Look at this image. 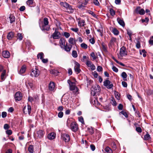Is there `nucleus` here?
I'll list each match as a JSON object with an SVG mask.
<instances>
[{
	"instance_id": "nucleus-1",
	"label": "nucleus",
	"mask_w": 153,
	"mask_h": 153,
	"mask_svg": "<svg viewBox=\"0 0 153 153\" xmlns=\"http://www.w3.org/2000/svg\"><path fill=\"white\" fill-rule=\"evenodd\" d=\"M100 90V88L98 85L93 86L91 88V95L94 96L97 95Z\"/></svg>"
},
{
	"instance_id": "nucleus-2",
	"label": "nucleus",
	"mask_w": 153,
	"mask_h": 153,
	"mask_svg": "<svg viewBox=\"0 0 153 153\" xmlns=\"http://www.w3.org/2000/svg\"><path fill=\"white\" fill-rule=\"evenodd\" d=\"M127 55V52L126 48L125 47L123 46L120 50V52L118 54V58L120 59H122L123 56H124Z\"/></svg>"
},
{
	"instance_id": "nucleus-3",
	"label": "nucleus",
	"mask_w": 153,
	"mask_h": 153,
	"mask_svg": "<svg viewBox=\"0 0 153 153\" xmlns=\"http://www.w3.org/2000/svg\"><path fill=\"white\" fill-rule=\"evenodd\" d=\"M68 82L69 84L70 87V89L71 90L73 91L74 93H77L79 90L78 88L75 85V83L72 82L69 79L68 80Z\"/></svg>"
},
{
	"instance_id": "nucleus-4",
	"label": "nucleus",
	"mask_w": 153,
	"mask_h": 153,
	"mask_svg": "<svg viewBox=\"0 0 153 153\" xmlns=\"http://www.w3.org/2000/svg\"><path fill=\"white\" fill-rule=\"evenodd\" d=\"M48 18H45L43 20V23L42 28V30H46L47 31L49 30V27L48 26Z\"/></svg>"
},
{
	"instance_id": "nucleus-5",
	"label": "nucleus",
	"mask_w": 153,
	"mask_h": 153,
	"mask_svg": "<svg viewBox=\"0 0 153 153\" xmlns=\"http://www.w3.org/2000/svg\"><path fill=\"white\" fill-rule=\"evenodd\" d=\"M61 5L66 8L67 10H69V11L71 13H73L74 11L73 9L72 8L71 6L69 4L66 2H61L60 3Z\"/></svg>"
},
{
	"instance_id": "nucleus-6",
	"label": "nucleus",
	"mask_w": 153,
	"mask_h": 153,
	"mask_svg": "<svg viewBox=\"0 0 153 153\" xmlns=\"http://www.w3.org/2000/svg\"><path fill=\"white\" fill-rule=\"evenodd\" d=\"M39 71L36 68L33 69L32 70L30 75L32 76H34L35 77H37L39 76Z\"/></svg>"
},
{
	"instance_id": "nucleus-7",
	"label": "nucleus",
	"mask_w": 153,
	"mask_h": 153,
	"mask_svg": "<svg viewBox=\"0 0 153 153\" xmlns=\"http://www.w3.org/2000/svg\"><path fill=\"white\" fill-rule=\"evenodd\" d=\"M62 139L65 142H68L70 140L69 135L67 134H63L61 135Z\"/></svg>"
},
{
	"instance_id": "nucleus-8",
	"label": "nucleus",
	"mask_w": 153,
	"mask_h": 153,
	"mask_svg": "<svg viewBox=\"0 0 153 153\" xmlns=\"http://www.w3.org/2000/svg\"><path fill=\"white\" fill-rule=\"evenodd\" d=\"M71 128L73 131H76L78 129V125L75 122H72L71 123Z\"/></svg>"
},
{
	"instance_id": "nucleus-9",
	"label": "nucleus",
	"mask_w": 153,
	"mask_h": 153,
	"mask_svg": "<svg viewBox=\"0 0 153 153\" xmlns=\"http://www.w3.org/2000/svg\"><path fill=\"white\" fill-rule=\"evenodd\" d=\"M45 134V132L41 130H40L37 131V133L36 134V136L38 138H41L43 137Z\"/></svg>"
},
{
	"instance_id": "nucleus-10",
	"label": "nucleus",
	"mask_w": 153,
	"mask_h": 153,
	"mask_svg": "<svg viewBox=\"0 0 153 153\" xmlns=\"http://www.w3.org/2000/svg\"><path fill=\"white\" fill-rule=\"evenodd\" d=\"M22 98V95L20 92H18L16 93L15 95V98L16 101H19L21 100Z\"/></svg>"
},
{
	"instance_id": "nucleus-11",
	"label": "nucleus",
	"mask_w": 153,
	"mask_h": 153,
	"mask_svg": "<svg viewBox=\"0 0 153 153\" xmlns=\"http://www.w3.org/2000/svg\"><path fill=\"white\" fill-rule=\"evenodd\" d=\"M60 33L56 29L55 32L52 34V36L53 39H58L60 37Z\"/></svg>"
},
{
	"instance_id": "nucleus-12",
	"label": "nucleus",
	"mask_w": 153,
	"mask_h": 153,
	"mask_svg": "<svg viewBox=\"0 0 153 153\" xmlns=\"http://www.w3.org/2000/svg\"><path fill=\"white\" fill-rule=\"evenodd\" d=\"M76 20L78 22V25L79 27H82L85 25V20L81 19H78Z\"/></svg>"
},
{
	"instance_id": "nucleus-13",
	"label": "nucleus",
	"mask_w": 153,
	"mask_h": 153,
	"mask_svg": "<svg viewBox=\"0 0 153 153\" xmlns=\"http://www.w3.org/2000/svg\"><path fill=\"white\" fill-rule=\"evenodd\" d=\"M55 87V83L53 82H51L48 86L49 89L50 91H53L54 90Z\"/></svg>"
},
{
	"instance_id": "nucleus-14",
	"label": "nucleus",
	"mask_w": 153,
	"mask_h": 153,
	"mask_svg": "<svg viewBox=\"0 0 153 153\" xmlns=\"http://www.w3.org/2000/svg\"><path fill=\"white\" fill-rule=\"evenodd\" d=\"M79 66V64L78 63L76 62V66L74 67V69L75 72H77V74L79 73L80 71Z\"/></svg>"
},
{
	"instance_id": "nucleus-15",
	"label": "nucleus",
	"mask_w": 153,
	"mask_h": 153,
	"mask_svg": "<svg viewBox=\"0 0 153 153\" xmlns=\"http://www.w3.org/2000/svg\"><path fill=\"white\" fill-rule=\"evenodd\" d=\"M3 56L5 58H8L10 56L9 52L7 51H4L2 52Z\"/></svg>"
},
{
	"instance_id": "nucleus-16",
	"label": "nucleus",
	"mask_w": 153,
	"mask_h": 153,
	"mask_svg": "<svg viewBox=\"0 0 153 153\" xmlns=\"http://www.w3.org/2000/svg\"><path fill=\"white\" fill-rule=\"evenodd\" d=\"M55 136L56 134L53 132H52L49 134L48 136V138L50 140H52L54 139Z\"/></svg>"
},
{
	"instance_id": "nucleus-17",
	"label": "nucleus",
	"mask_w": 153,
	"mask_h": 153,
	"mask_svg": "<svg viewBox=\"0 0 153 153\" xmlns=\"http://www.w3.org/2000/svg\"><path fill=\"white\" fill-rule=\"evenodd\" d=\"M13 37V33L12 32H9L7 36V38L9 40H11Z\"/></svg>"
},
{
	"instance_id": "nucleus-18",
	"label": "nucleus",
	"mask_w": 153,
	"mask_h": 153,
	"mask_svg": "<svg viewBox=\"0 0 153 153\" xmlns=\"http://www.w3.org/2000/svg\"><path fill=\"white\" fill-rule=\"evenodd\" d=\"M117 20L118 23L120 25H121L123 27H124L125 26V23L123 20L120 19L119 18H118L117 19Z\"/></svg>"
},
{
	"instance_id": "nucleus-19",
	"label": "nucleus",
	"mask_w": 153,
	"mask_h": 153,
	"mask_svg": "<svg viewBox=\"0 0 153 153\" xmlns=\"http://www.w3.org/2000/svg\"><path fill=\"white\" fill-rule=\"evenodd\" d=\"M64 47H65V51L67 52H69L71 51L72 48V45H68L66 44V45H65Z\"/></svg>"
},
{
	"instance_id": "nucleus-20",
	"label": "nucleus",
	"mask_w": 153,
	"mask_h": 153,
	"mask_svg": "<svg viewBox=\"0 0 153 153\" xmlns=\"http://www.w3.org/2000/svg\"><path fill=\"white\" fill-rule=\"evenodd\" d=\"M65 40L63 38H61L59 40V44L61 47L62 48L65 45Z\"/></svg>"
},
{
	"instance_id": "nucleus-21",
	"label": "nucleus",
	"mask_w": 153,
	"mask_h": 153,
	"mask_svg": "<svg viewBox=\"0 0 153 153\" xmlns=\"http://www.w3.org/2000/svg\"><path fill=\"white\" fill-rule=\"evenodd\" d=\"M69 42L71 45H74L76 44L75 40L72 38H70L68 40Z\"/></svg>"
},
{
	"instance_id": "nucleus-22",
	"label": "nucleus",
	"mask_w": 153,
	"mask_h": 153,
	"mask_svg": "<svg viewBox=\"0 0 153 153\" xmlns=\"http://www.w3.org/2000/svg\"><path fill=\"white\" fill-rule=\"evenodd\" d=\"M26 66L25 65H23L20 70L19 73L21 74H22L24 73L26 71Z\"/></svg>"
},
{
	"instance_id": "nucleus-23",
	"label": "nucleus",
	"mask_w": 153,
	"mask_h": 153,
	"mask_svg": "<svg viewBox=\"0 0 153 153\" xmlns=\"http://www.w3.org/2000/svg\"><path fill=\"white\" fill-rule=\"evenodd\" d=\"M6 74V70H4L1 75V79L2 81L4 80L5 78V75Z\"/></svg>"
},
{
	"instance_id": "nucleus-24",
	"label": "nucleus",
	"mask_w": 153,
	"mask_h": 153,
	"mask_svg": "<svg viewBox=\"0 0 153 153\" xmlns=\"http://www.w3.org/2000/svg\"><path fill=\"white\" fill-rule=\"evenodd\" d=\"M28 151L29 152L33 153L34 152V147L33 145H30L28 147Z\"/></svg>"
},
{
	"instance_id": "nucleus-25",
	"label": "nucleus",
	"mask_w": 153,
	"mask_h": 153,
	"mask_svg": "<svg viewBox=\"0 0 153 153\" xmlns=\"http://www.w3.org/2000/svg\"><path fill=\"white\" fill-rule=\"evenodd\" d=\"M144 140H147L151 139V137L150 135L147 132L146 134L144 135Z\"/></svg>"
},
{
	"instance_id": "nucleus-26",
	"label": "nucleus",
	"mask_w": 153,
	"mask_h": 153,
	"mask_svg": "<svg viewBox=\"0 0 153 153\" xmlns=\"http://www.w3.org/2000/svg\"><path fill=\"white\" fill-rule=\"evenodd\" d=\"M25 85L27 87H28V86L32 88L33 86V84L31 82H30L29 81H27L25 82Z\"/></svg>"
},
{
	"instance_id": "nucleus-27",
	"label": "nucleus",
	"mask_w": 153,
	"mask_h": 153,
	"mask_svg": "<svg viewBox=\"0 0 153 153\" xmlns=\"http://www.w3.org/2000/svg\"><path fill=\"white\" fill-rule=\"evenodd\" d=\"M9 18L10 19V22L11 23H12L15 21V17L13 15H10Z\"/></svg>"
},
{
	"instance_id": "nucleus-28",
	"label": "nucleus",
	"mask_w": 153,
	"mask_h": 153,
	"mask_svg": "<svg viewBox=\"0 0 153 153\" xmlns=\"http://www.w3.org/2000/svg\"><path fill=\"white\" fill-rule=\"evenodd\" d=\"M127 76L126 73L125 72H123L121 74V76L123 78L124 81L127 80L126 78Z\"/></svg>"
},
{
	"instance_id": "nucleus-29",
	"label": "nucleus",
	"mask_w": 153,
	"mask_h": 153,
	"mask_svg": "<svg viewBox=\"0 0 153 153\" xmlns=\"http://www.w3.org/2000/svg\"><path fill=\"white\" fill-rule=\"evenodd\" d=\"M50 73L51 74H53L55 76H57L58 72L55 70H50Z\"/></svg>"
},
{
	"instance_id": "nucleus-30",
	"label": "nucleus",
	"mask_w": 153,
	"mask_h": 153,
	"mask_svg": "<svg viewBox=\"0 0 153 153\" xmlns=\"http://www.w3.org/2000/svg\"><path fill=\"white\" fill-rule=\"evenodd\" d=\"M44 56V54L42 52H41L39 53L37 55V57L38 59L40 58L41 59H42L43 58Z\"/></svg>"
},
{
	"instance_id": "nucleus-31",
	"label": "nucleus",
	"mask_w": 153,
	"mask_h": 153,
	"mask_svg": "<svg viewBox=\"0 0 153 153\" xmlns=\"http://www.w3.org/2000/svg\"><path fill=\"white\" fill-rule=\"evenodd\" d=\"M33 0H28L27 1V4L30 7H32L33 4Z\"/></svg>"
},
{
	"instance_id": "nucleus-32",
	"label": "nucleus",
	"mask_w": 153,
	"mask_h": 153,
	"mask_svg": "<svg viewBox=\"0 0 153 153\" xmlns=\"http://www.w3.org/2000/svg\"><path fill=\"white\" fill-rule=\"evenodd\" d=\"M106 153H112V150L108 147H107L105 149Z\"/></svg>"
},
{
	"instance_id": "nucleus-33",
	"label": "nucleus",
	"mask_w": 153,
	"mask_h": 153,
	"mask_svg": "<svg viewBox=\"0 0 153 153\" xmlns=\"http://www.w3.org/2000/svg\"><path fill=\"white\" fill-rule=\"evenodd\" d=\"M72 55L74 58L77 57L78 56L77 52L75 51H73L72 52Z\"/></svg>"
},
{
	"instance_id": "nucleus-34",
	"label": "nucleus",
	"mask_w": 153,
	"mask_h": 153,
	"mask_svg": "<svg viewBox=\"0 0 153 153\" xmlns=\"http://www.w3.org/2000/svg\"><path fill=\"white\" fill-rule=\"evenodd\" d=\"M110 81L109 80H106L104 82V85L105 86H108L110 84Z\"/></svg>"
},
{
	"instance_id": "nucleus-35",
	"label": "nucleus",
	"mask_w": 153,
	"mask_h": 153,
	"mask_svg": "<svg viewBox=\"0 0 153 153\" xmlns=\"http://www.w3.org/2000/svg\"><path fill=\"white\" fill-rule=\"evenodd\" d=\"M17 36L18 39H19L20 41L22 40L23 36L21 33H18L17 34Z\"/></svg>"
},
{
	"instance_id": "nucleus-36",
	"label": "nucleus",
	"mask_w": 153,
	"mask_h": 153,
	"mask_svg": "<svg viewBox=\"0 0 153 153\" xmlns=\"http://www.w3.org/2000/svg\"><path fill=\"white\" fill-rule=\"evenodd\" d=\"M112 32L115 35H117L119 34V31L117 30L115 28H114L113 29Z\"/></svg>"
},
{
	"instance_id": "nucleus-37",
	"label": "nucleus",
	"mask_w": 153,
	"mask_h": 153,
	"mask_svg": "<svg viewBox=\"0 0 153 153\" xmlns=\"http://www.w3.org/2000/svg\"><path fill=\"white\" fill-rule=\"evenodd\" d=\"M114 94L116 98L118 100H119L120 99V98L119 93L116 91H115Z\"/></svg>"
},
{
	"instance_id": "nucleus-38",
	"label": "nucleus",
	"mask_w": 153,
	"mask_h": 153,
	"mask_svg": "<svg viewBox=\"0 0 153 153\" xmlns=\"http://www.w3.org/2000/svg\"><path fill=\"white\" fill-rule=\"evenodd\" d=\"M79 120V122H81L82 124H84L85 123L83 118L82 117H78Z\"/></svg>"
},
{
	"instance_id": "nucleus-39",
	"label": "nucleus",
	"mask_w": 153,
	"mask_h": 153,
	"mask_svg": "<svg viewBox=\"0 0 153 153\" xmlns=\"http://www.w3.org/2000/svg\"><path fill=\"white\" fill-rule=\"evenodd\" d=\"M109 11H110V14L111 16H114L115 15V11L112 9L110 8L109 9Z\"/></svg>"
},
{
	"instance_id": "nucleus-40",
	"label": "nucleus",
	"mask_w": 153,
	"mask_h": 153,
	"mask_svg": "<svg viewBox=\"0 0 153 153\" xmlns=\"http://www.w3.org/2000/svg\"><path fill=\"white\" fill-rule=\"evenodd\" d=\"M149 42V44L151 45H153V36H152L150 37Z\"/></svg>"
},
{
	"instance_id": "nucleus-41",
	"label": "nucleus",
	"mask_w": 153,
	"mask_h": 153,
	"mask_svg": "<svg viewBox=\"0 0 153 153\" xmlns=\"http://www.w3.org/2000/svg\"><path fill=\"white\" fill-rule=\"evenodd\" d=\"M81 47L83 48L87 49V45L85 43H82L80 45Z\"/></svg>"
},
{
	"instance_id": "nucleus-42",
	"label": "nucleus",
	"mask_w": 153,
	"mask_h": 153,
	"mask_svg": "<svg viewBox=\"0 0 153 153\" xmlns=\"http://www.w3.org/2000/svg\"><path fill=\"white\" fill-rule=\"evenodd\" d=\"M27 111L28 113L30 114L31 111V107L30 105H28L27 106Z\"/></svg>"
},
{
	"instance_id": "nucleus-43",
	"label": "nucleus",
	"mask_w": 153,
	"mask_h": 153,
	"mask_svg": "<svg viewBox=\"0 0 153 153\" xmlns=\"http://www.w3.org/2000/svg\"><path fill=\"white\" fill-rule=\"evenodd\" d=\"M120 113L126 117L127 118L128 117V115L126 112L122 111Z\"/></svg>"
},
{
	"instance_id": "nucleus-44",
	"label": "nucleus",
	"mask_w": 153,
	"mask_h": 153,
	"mask_svg": "<svg viewBox=\"0 0 153 153\" xmlns=\"http://www.w3.org/2000/svg\"><path fill=\"white\" fill-rule=\"evenodd\" d=\"M97 32L99 33V34L101 36H102V33L103 32V30L102 28L101 29H98L97 30Z\"/></svg>"
},
{
	"instance_id": "nucleus-45",
	"label": "nucleus",
	"mask_w": 153,
	"mask_h": 153,
	"mask_svg": "<svg viewBox=\"0 0 153 153\" xmlns=\"http://www.w3.org/2000/svg\"><path fill=\"white\" fill-rule=\"evenodd\" d=\"M64 35L66 38H68L70 36L69 33L66 32H65L64 33Z\"/></svg>"
},
{
	"instance_id": "nucleus-46",
	"label": "nucleus",
	"mask_w": 153,
	"mask_h": 153,
	"mask_svg": "<svg viewBox=\"0 0 153 153\" xmlns=\"http://www.w3.org/2000/svg\"><path fill=\"white\" fill-rule=\"evenodd\" d=\"M145 11L143 9H141L140 10V11L138 13L139 14L141 15H143L145 14Z\"/></svg>"
},
{
	"instance_id": "nucleus-47",
	"label": "nucleus",
	"mask_w": 153,
	"mask_h": 153,
	"mask_svg": "<svg viewBox=\"0 0 153 153\" xmlns=\"http://www.w3.org/2000/svg\"><path fill=\"white\" fill-rule=\"evenodd\" d=\"M92 64V62L88 60L87 61L86 64L89 67Z\"/></svg>"
},
{
	"instance_id": "nucleus-48",
	"label": "nucleus",
	"mask_w": 153,
	"mask_h": 153,
	"mask_svg": "<svg viewBox=\"0 0 153 153\" xmlns=\"http://www.w3.org/2000/svg\"><path fill=\"white\" fill-rule=\"evenodd\" d=\"M91 56L93 58V59H95L97 57L94 52H92L91 54Z\"/></svg>"
},
{
	"instance_id": "nucleus-49",
	"label": "nucleus",
	"mask_w": 153,
	"mask_h": 153,
	"mask_svg": "<svg viewBox=\"0 0 153 153\" xmlns=\"http://www.w3.org/2000/svg\"><path fill=\"white\" fill-rule=\"evenodd\" d=\"M88 130L89 131V132L91 134L94 133L93 129L92 128H88Z\"/></svg>"
},
{
	"instance_id": "nucleus-50",
	"label": "nucleus",
	"mask_w": 153,
	"mask_h": 153,
	"mask_svg": "<svg viewBox=\"0 0 153 153\" xmlns=\"http://www.w3.org/2000/svg\"><path fill=\"white\" fill-rule=\"evenodd\" d=\"M87 12L90 14H91L93 16L95 17L96 16V15L93 12L90 10H88Z\"/></svg>"
},
{
	"instance_id": "nucleus-51",
	"label": "nucleus",
	"mask_w": 153,
	"mask_h": 153,
	"mask_svg": "<svg viewBox=\"0 0 153 153\" xmlns=\"http://www.w3.org/2000/svg\"><path fill=\"white\" fill-rule=\"evenodd\" d=\"M12 131L11 130H8L6 131V133L8 135H10L12 134Z\"/></svg>"
},
{
	"instance_id": "nucleus-52",
	"label": "nucleus",
	"mask_w": 153,
	"mask_h": 153,
	"mask_svg": "<svg viewBox=\"0 0 153 153\" xmlns=\"http://www.w3.org/2000/svg\"><path fill=\"white\" fill-rule=\"evenodd\" d=\"M97 70L98 71H102V68L101 66H98L97 67Z\"/></svg>"
},
{
	"instance_id": "nucleus-53",
	"label": "nucleus",
	"mask_w": 153,
	"mask_h": 153,
	"mask_svg": "<svg viewBox=\"0 0 153 153\" xmlns=\"http://www.w3.org/2000/svg\"><path fill=\"white\" fill-rule=\"evenodd\" d=\"M71 30L75 32H77L79 30L77 28H71Z\"/></svg>"
},
{
	"instance_id": "nucleus-54",
	"label": "nucleus",
	"mask_w": 153,
	"mask_h": 153,
	"mask_svg": "<svg viewBox=\"0 0 153 153\" xmlns=\"http://www.w3.org/2000/svg\"><path fill=\"white\" fill-rule=\"evenodd\" d=\"M63 112L60 111L59 112L58 114V116L59 117L62 118L63 116Z\"/></svg>"
},
{
	"instance_id": "nucleus-55",
	"label": "nucleus",
	"mask_w": 153,
	"mask_h": 153,
	"mask_svg": "<svg viewBox=\"0 0 153 153\" xmlns=\"http://www.w3.org/2000/svg\"><path fill=\"white\" fill-rule=\"evenodd\" d=\"M112 69L114 71L116 72H117L118 71L117 68L116 67H115L114 66H113L112 67Z\"/></svg>"
},
{
	"instance_id": "nucleus-56",
	"label": "nucleus",
	"mask_w": 153,
	"mask_h": 153,
	"mask_svg": "<svg viewBox=\"0 0 153 153\" xmlns=\"http://www.w3.org/2000/svg\"><path fill=\"white\" fill-rule=\"evenodd\" d=\"M111 103L114 106L116 105H117L116 102L114 100V99H112L111 100Z\"/></svg>"
},
{
	"instance_id": "nucleus-57",
	"label": "nucleus",
	"mask_w": 153,
	"mask_h": 153,
	"mask_svg": "<svg viewBox=\"0 0 153 153\" xmlns=\"http://www.w3.org/2000/svg\"><path fill=\"white\" fill-rule=\"evenodd\" d=\"M7 114L5 112H3L2 113L1 116L3 118H4L7 116Z\"/></svg>"
},
{
	"instance_id": "nucleus-58",
	"label": "nucleus",
	"mask_w": 153,
	"mask_h": 153,
	"mask_svg": "<svg viewBox=\"0 0 153 153\" xmlns=\"http://www.w3.org/2000/svg\"><path fill=\"white\" fill-rule=\"evenodd\" d=\"M136 130L137 132L139 133H141L142 131L141 128L140 127H137Z\"/></svg>"
},
{
	"instance_id": "nucleus-59",
	"label": "nucleus",
	"mask_w": 153,
	"mask_h": 153,
	"mask_svg": "<svg viewBox=\"0 0 153 153\" xmlns=\"http://www.w3.org/2000/svg\"><path fill=\"white\" fill-rule=\"evenodd\" d=\"M123 86L124 87H126L127 86V84L126 82L125 81H123L122 82Z\"/></svg>"
},
{
	"instance_id": "nucleus-60",
	"label": "nucleus",
	"mask_w": 153,
	"mask_h": 153,
	"mask_svg": "<svg viewBox=\"0 0 153 153\" xmlns=\"http://www.w3.org/2000/svg\"><path fill=\"white\" fill-rule=\"evenodd\" d=\"M141 9L140 7H137L135 10L136 13H138L140 11V10Z\"/></svg>"
},
{
	"instance_id": "nucleus-61",
	"label": "nucleus",
	"mask_w": 153,
	"mask_h": 153,
	"mask_svg": "<svg viewBox=\"0 0 153 153\" xmlns=\"http://www.w3.org/2000/svg\"><path fill=\"white\" fill-rule=\"evenodd\" d=\"M25 7L24 6H22L19 8V10L21 11H23L25 10Z\"/></svg>"
},
{
	"instance_id": "nucleus-62",
	"label": "nucleus",
	"mask_w": 153,
	"mask_h": 153,
	"mask_svg": "<svg viewBox=\"0 0 153 153\" xmlns=\"http://www.w3.org/2000/svg\"><path fill=\"white\" fill-rule=\"evenodd\" d=\"M4 128L5 129H7L9 128V126L7 124H5L4 125Z\"/></svg>"
},
{
	"instance_id": "nucleus-63",
	"label": "nucleus",
	"mask_w": 153,
	"mask_h": 153,
	"mask_svg": "<svg viewBox=\"0 0 153 153\" xmlns=\"http://www.w3.org/2000/svg\"><path fill=\"white\" fill-rule=\"evenodd\" d=\"M90 146L91 150L92 151H94L95 150V147L94 145L93 144L91 145Z\"/></svg>"
},
{
	"instance_id": "nucleus-64",
	"label": "nucleus",
	"mask_w": 153,
	"mask_h": 153,
	"mask_svg": "<svg viewBox=\"0 0 153 153\" xmlns=\"http://www.w3.org/2000/svg\"><path fill=\"white\" fill-rule=\"evenodd\" d=\"M89 41L90 42V43L92 44H93L95 43V41L93 38H91L89 40Z\"/></svg>"
}]
</instances>
